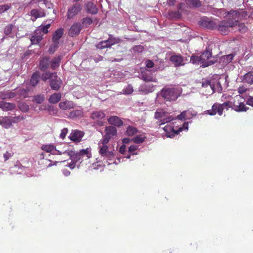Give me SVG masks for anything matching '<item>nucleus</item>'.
Segmentation results:
<instances>
[{"instance_id":"obj_35","label":"nucleus","mask_w":253,"mask_h":253,"mask_svg":"<svg viewBox=\"0 0 253 253\" xmlns=\"http://www.w3.org/2000/svg\"><path fill=\"white\" fill-rule=\"evenodd\" d=\"M95 46L97 48H98L100 49H102L105 48L110 47V46L109 44V42L107 40L101 41L98 43L96 44Z\"/></svg>"},{"instance_id":"obj_63","label":"nucleus","mask_w":253,"mask_h":253,"mask_svg":"<svg viewBox=\"0 0 253 253\" xmlns=\"http://www.w3.org/2000/svg\"><path fill=\"white\" fill-rule=\"evenodd\" d=\"M146 63V67L148 68H152L154 65L153 61L150 60H147Z\"/></svg>"},{"instance_id":"obj_37","label":"nucleus","mask_w":253,"mask_h":253,"mask_svg":"<svg viewBox=\"0 0 253 253\" xmlns=\"http://www.w3.org/2000/svg\"><path fill=\"white\" fill-rule=\"evenodd\" d=\"M137 132L136 127H127L126 130V135L129 136H132L135 134Z\"/></svg>"},{"instance_id":"obj_49","label":"nucleus","mask_w":253,"mask_h":253,"mask_svg":"<svg viewBox=\"0 0 253 253\" xmlns=\"http://www.w3.org/2000/svg\"><path fill=\"white\" fill-rule=\"evenodd\" d=\"M17 94L24 98L27 96V90L24 88H20L17 90Z\"/></svg>"},{"instance_id":"obj_11","label":"nucleus","mask_w":253,"mask_h":253,"mask_svg":"<svg viewBox=\"0 0 253 253\" xmlns=\"http://www.w3.org/2000/svg\"><path fill=\"white\" fill-rule=\"evenodd\" d=\"M64 33V30L63 28H59L57 29L55 32L53 33L52 36V41L53 42V44L52 45L51 47L49 48V51L51 52L52 48L54 49L52 51V53L54 52L55 49L58 46V41L62 37Z\"/></svg>"},{"instance_id":"obj_52","label":"nucleus","mask_w":253,"mask_h":253,"mask_svg":"<svg viewBox=\"0 0 253 253\" xmlns=\"http://www.w3.org/2000/svg\"><path fill=\"white\" fill-rule=\"evenodd\" d=\"M10 8V5L8 4H3L0 5V13H2L7 11Z\"/></svg>"},{"instance_id":"obj_55","label":"nucleus","mask_w":253,"mask_h":253,"mask_svg":"<svg viewBox=\"0 0 253 253\" xmlns=\"http://www.w3.org/2000/svg\"><path fill=\"white\" fill-rule=\"evenodd\" d=\"M138 149V146L136 145H132L129 147L128 148V152L130 153V154L134 155L136 154V153H134L133 152L136 151Z\"/></svg>"},{"instance_id":"obj_41","label":"nucleus","mask_w":253,"mask_h":253,"mask_svg":"<svg viewBox=\"0 0 253 253\" xmlns=\"http://www.w3.org/2000/svg\"><path fill=\"white\" fill-rule=\"evenodd\" d=\"M42 40L41 36L34 35L31 37L30 40L32 44L38 43Z\"/></svg>"},{"instance_id":"obj_24","label":"nucleus","mask_w":253,"mask_h":253,"mask_svg":"<svg viewBox=\"0 0 253 253\" xmlns=\"http://www.w3.org/2000/svg\"><path fill=\"white\" fill-rule=\"evenodd\" d=\"M140 78L143 81L148 82H156L157 79L153 77V75L150 73H144L141 75Z\"/></svg>"},{"instance_id":"obj_42","label":"nucleus","mask_w":253,"mask_h":253,"mask_svg":"<svg viewBox=\"0 0 253 253\" xmlns=\"http://www.w3.org/2000/svg\"><path fill=\"white\" fill-rule=\"evenodd\" d=\"M44 96L43 95L40 94L34 96V101L38 104L42 103L44 100Z\"/></svg>"},{"instance_id":"obj_27","label":"nucleus","mask_w":253,"mask_h":253,"mask_svg":"<svg viewBox=\"0 0 253 253\" xmlns=\"http://www.w3.org/2000/svg\"><path fill=\"white\" fill-rule=\"evenodd\" d=\"M40 77V74L37 72L32 75L30 80V83L32 86L35 87L39 83Z\"/></svg>"},{"instance_id":"obj_10","label":"nucleus","mask_w":253,"mask_h":253,"mask_svg":"<svg viewBox=\"0 0 253 253\" xmlns=\"http://www.w3.org/2000/svg\"><path fill=\"white\" fill-rule=\"evenodd\" d=\"M116 127H105V134L102 141L104 144H107L109 141L117 135Z\"/></svg>"},{"instance_id":"obj_56","label":"nucleus","mask_w":253,"mask_h":253,"mask_svg":"<svg viewBox=\"0 0 253 253\" xmlns=\"http://www.w3.org/2000/svg\"><path fill=\"white\" fill-rule=\"evenodd\" d=\"M214 87L215 91L216 90L218 92H221L222 90V87L219 82L216 83L215 85H213Z\"/></svg>"},{"instance_id":"obj_18","label":"nucleus","mask_w":253,"mask_h":253,"mask_svg":"<svg viewBox=\"0 0 253 253\" xmlns=\"http://www.w3.org/2000/svg\"><path fill=\"white\" fill-rule=\"evenodd\" d=\"M138 90L142 93L148 94L154 90V86L150 84H143L139 86Z\"/></svg>"},{"instance_id":"obj_58","label":"nucleus","mask_w":253,"mask_h":253,"mask_svg":"<svg viewBox=\"0 0 253 253\" xmlns=\"http://www.w3.org/2000/svg\"><path fill=\"white\" fill-rule=\"evenodd\" d=\"M10 117V119L11 124L12 123H18L22 120V119L19 116L15 117Z\"/></svg>"},{"instance_id":"obj_5","label":"nucleus","mask_w":253,"mask_h":253,"mask_svg":"<svg viewBox=\"0 0 253 253\" xmlns=\"http://www.w3.org/2000/svg\"><path fill=\"white\" fill-rule=\"evenodd\" d=\"M154 118L159 121L158 125L160 126L169 123L173 120V118L169 116V112L161 108L158 109L155 113Z\"/></svg>"},{"instance_id":"obj_34","label":"nucleus","mask_w":253,"mask_h":253,"mask_svg":"<svg viewBox=\"0 0 253 253\" xmlns=\"http://www.w3.org/2000/svg\"><path fill=\"white\" fill-rule=\"evenodd\" d=\"M0 125L2 126H7L11 125L10 117H5L0 119Z\"/></svg>"},{"instance_id":"obj_23","label":"nucleus","mask_w":253,"mask_h":253,"mask_svg":"<svg viewBox=\"0 0 253 253\" xmlns=\"http://www.w3.org/2000/svg\"><path fill=\"white\" fill-rule=\"evenodd\" d=\"M74 104L73 102L70 101H65L61 102L59 104V107L63 110H67L73 108Z\"/></svg>"},{"instance_id":"obj_22","label":"nucleus","mask_w":253,"mask_h":253,"mask_svg":"<svg viewBox=\"0 0 253 253\" xmlns=\"http://www.w3.org/2000/svg\"><path fill=\"white\" fill-rule=\"evenodd\" d=\"M170 60L175 66H179L184 64L182 57L180 55H172L170 57Z\"/></svg>"},{"instance_id":"obj_61","label":"nucleus","mask_w":253,"mask_h":253,"mask_svg":"<svg viewBox=\"0 0 253 253\" xmlns=\"http://www.w3.org/2000/svg\"><path fill=\"white\" fill-rule=\"evenodd\" d=\"M239 27V30L242 32H245L247 31V27L243 24H239L238 25Z\"/></svg>"},{"instance_id":"obj_29","label":"nucleus","mask_w":253,"mask_h":253,"mask_svg":"<svg viewBox=\"0 0 253 253\" xmlns=\"http://www.w3.org/2000/svg\"><path fill=\"white\" fill-rule=\"evenodd\" d=\"M243 81L249 84H253V72H249L244 76Z\"/></svg>"},{"instance_id":"obj_6","label":"nucleus","mask_w":253,"mask_h":253,"mask_svg":"<svg viewBox=\"0 0 253 253\" xmlns=\"http://www.w3.org/2000/svg\"><path fill=\"white\" fill-rule=\"evenodd\" d=\"M197 114V112L192 110H184L175 118H173V120L184 121L181 126H188L189 122L186 121L190 120L193 117L196 116Z\"/></svg>"},{"instance_id":"obj_44","label":"nucleus","mask_w":253,"mask_h":253,"mask_svg":"<svg viewBox=\"0 0 253 253\" xmlns=\"http://www.w3.org/2000/svg\"><path fill=\"white\" fill-rule=\"evenodd\" d=\"M45 110L51 115L56 114L57 110L53 106L48 105L45 107Z\"/></svg>"},{"instance_id":"obj_53","label":"nucleus","mask_w":253,"mask_h":253,"mask_svg":"<svg viewBox=\"0 0 253 253\" xmlns=\"http://www.w3.org/2000/svg\"><path fill=\"white\" fill-rule=\"evenodd\" d=\"M123 91L126 94H130L133 92V89L132 86L131 85H128L126 88L124 89Z\"/></svg>"},{"instance_id":"obj_50","label":"nucleus","mask_w":253,"mask_h":253,"mask_svg":"<svg viewBox=\"0 0 253 253\" xmlns=\"http://www.w3.org/2000/svg\"><path fill=\"white\" fill-rule=\"evenodd\" d=\"M208 85H210L211 88L212 89L213 91H215L214 87L213 86V84H211L209 81H205L202 83V86L204 87H207Z\"/></svg>"},{"instance_id":"obj_25","label":"nucleus","mask_w":253,"mask_h":253,"mask_svg":"<svg viewBox=\"0 0 253 253\" xmlns=\"http://www.w3.org/2000/svg\"><path fill=\"white\" fill-rule=\"evenodd\" d=\"M80 154L82 158V161L84 160H87L91 156L90 150L89 148L86 149H82L80 151Z\"/></svg>"},{"instance_id":"obj_21","label":"nucleus","mask_w":253,"mask_h":253,"mask_svg":"<svg viewBox=\"0 0 253 253\" xmlns=\"http://www.w3.org/2000/svg\"><path fill=\"white\" fill-rule=\"evenodd\" d=\"M16 107L15 104L12 103L0 101V108L3 111H11L14 110Z\"/></svg>"},{"instance_id":"obj_1","label":"nucleus","mask_w":253,"mask_h":253,"mask_svg":"<svg viewBox=\"0 0 253 253\" xmlns=\"http://www.w3.org/2000/svg\"><path fill=\"white\" fill-rule=\"evenodd\" d=\"M181 91L177 88H164L161 91V96L167 101H175L180 96Z\"/></svg>"},{"instance_id":"obj_48","label":"nucleus","mask_w":253,"mask_h":253,"mask_svg":"<svg viewBox=\"0 0 253 253\" xmlns=\"http://www.w3.org/2000/svg\"><path fill=\"white\" fill-rule=\"evenodd\" d=\"M72 161H74L75 163H76L80 160L82 161V158L81 157V156L80 155V152L74 154L72 156Z\"/></svg>"},{"instance_id":"obj_9","label":"nucleus","mask_w":253,"mask_h":253,"mask_svg":"<svg viewBox=\"0 0 253 253\" xmlns=\"http://www.w3.org/2000/svg\"><path fill=\"white\" fill-rule=\"evenodd\" d=\"M62 84V81L60 78L58 77L56 73H52L51 79L49 81L51 88L54 90H58Z\"/></svg>"},{"instance_id":"obj_7","label":"nucleus","mask_w":253,"mask_h":253,"mask_svg":"<svg viewBox=\"0 0 253 253\" xmlns=\"http://www.w3.org/2000/svg\"><path fill=\"white\" fill-rule=\"evenodd\" d=\"M199 24L203 28L211 30L216 29L217 27V23L215 21L211 20L206 17L201 18L199 21Z\"/></svg>"},{"instance_id":"obj_62","label":"nucleus","mask_w":253,"mask_h":253,"mask_svg":"<svg viewBox=\"0 0 253 253\" xmlns=\"http://www.w3.org/2000/svg\"><path fill=\"white\" fill-rule=\"evenodd\" d=\"M12 155L10 153H9L7 151H6L3 154V158H4V162L7 161L9 159L10 157H12Z\"/></svg>"},{"instance_id":"obj_26","label":"nucleus","mask_w":253,"mask_h":253,"mask_svg":"<svg viewBox=\"0 0 253 253\" xmlns=\"http://www.w3.org/2000/svg\"><path fill=\"white\" fill-rule=\"evenodd\" d=\"M61 98V94L60 93H54L52 94L49 99L48 101L52 104H55L58 102Z\"/></svg>"},{"instance_id":"obj_32","label":"nucleus","mask_w":253,"mask_h":253,"mask_svg":"<svg viewBox=\"0 0 253 253\" xmlns=\"http://www.w3.org/2000/svg\"><path fill=\"white\" fill-rule=\"evenodd\" d=\"M30 13L32 17H34V19H32L33 21L36 20L39 17H44L45 15L44 12H42V14H40V12L36 9H32Z\"/></svg>"},{"instance_id":"obj_39","label":"nucleus","mask_w":253,"mask_h":253,"mask_svg":"<svg viewBox=\"0 0 253 253\" xmlns=\"http://www.w3.org/2000/svg\"><path fill=\"white\" fill-rule=\"evenodd\" d=\"M190 61L195 64L201 65L200 57L196 55H192L190 58Z\"/></svg>"},{"instance_id":"obj_16","label":"nucleus","mask_w":253,"mask_h":253,"mask_svg":"<svg viewBox=\"0 0 253 253\" xmlns=\"http://www.w3.org/2000/svg\"><path fill=\"white\" fill-rule=\"evenodd\" d=\"M109 124L112 126H122L124 124L123 121L118 116H113L108 119Z\"/></svg>"},{"instance_id":"obj_51","label":"nucleus","mask_w":253,"mask_h":253,"mask_svg":"<svg viewBox=\"0 0 253 253\" xmlns=\"http://www.w3.org/2000/svg\"><path fill=\"white\" fill-rule=\"evenodd\" d=\"M92 23V20L89 17L84 18L82 19V23L85 25H90Z\"/></svg>"},{"instance_id":"obj_33","label":"nucleus","mask_w":253,"mask_h":253,"mask_svg":"<svg viewBox=\"0 0 253 253\" xmlns=\"http://www.w3.org/2000/svg\"><path fill=\"white\" fill-rule=\"evenodd\" d=\"M185 1L189 6L199 7L202 5L200 0H185Z\"/></svg>"},{"instance_id":"obj_30","label":"nucleus","mask_w":253,"mask_h":253,"mask_svg":"<svg viewBox=\"0 0 253 253\" xmlns=\"http://www.w3.org/2000/svg\"><path fill=\"white\" fill-rule=\"evenodd\" d=\"M105 116V114L101 111H94L91 113V118L93 119H102Z\"/></svg>"},{"instance_id":"obj_13","label":"nucleus","mask_w":253,"mask_h":253,"mask_svg":"<svg viewBox=\"0 0 253 253\" xmlns=\"http://www.w3.org/2000/svg\"><path fill=\"white\" fill-rule=\"evenodd\" d=\"M188 127H179L178 130H175L174 127H163L167 136L170 138L173 137L175 135L177 134L179 132L182 131L184 129L188 130Z\"/></svg>"},{"instance_id":"obj_60","label":"nucleus","mask_w":253,"mask_h":253,"mask_svg":"<svg viewBox=\"0 0 253 253\" xmlns=\"http://www.w3.org/2000/svg\"><path fill=\"white\" fill-rule=\"evenodd\" d=\"M228 15H231L232 17L236 18L238 16L239 13L236 11L232 10L228 12Z\"/></svg>"},{"instance_id":"obj_47","label":"nucleus","mask_w":253,"mask_h":253,"mask_svg":"<svg viewBox=\"0 0 253 253\" xmlns=\"http://www.w3.org/2000/svg\"><path fill=\"white\" fill-rule=\"evenodd\" d=\"M13 28V25L12 24H9L6 26L4 29V33L5 35L8 36L11 33L12 30Z\"/></svg>"},{"instance_id":"obj_59","label":"nucleus","mask_w":253,"mask_h":253,"mask_svg":"<svg viewBox=\"0 0 253 253\" xmlns=\"http://www.w3.org/2000/svg\"><path fill=\"white\" fill-rule=\"evenodd\" d=\"M133 50L138 52H141L143 50V47L140 45H136L133 47Z\"/></svg>"},{"instance_id":"obj_20","label":"nucleus","mask_w":253,"mask_h":253,"mask_svg":"<svg viewBox=\"0 0 253 253\" xmlns=\"http://www.w3.org/2000/svg\"><path fill=\"white\" fill-rule=\"evenodd\" d=\"M232 108L236 112H246L249 109L244 103L236 102L234 103Z\"/></svg>"},{"instance_id":"obj_12","label":"nucleus","mask_w":253,"mask_h":253,"mask_svg":"<svg viewBox=\"0 0 253 253\" xmlns=\"http://www.w3.org/2000/svg\"><path fill=\"white\" fill-rule=\"evenodd\" d=\"M101 143L102 145L99 146V154L101 155V156L106 157L109 159H111L114 156L113 152L109 151L108 150V146L107 145V144H104L103 143V141H102Z\"/></svg>"},{"instance_id":"obj_28","label":"nucleus","mask_w":253,"mask_h":253,"mask_svg":"<svg viewBox=\"0 0 253 253\" xmlns=\"http://www.w3.org/2000/svg\"><path fill=\"white\" fill-rule=\"evenodd\" d=\"M61 59V57L60 56H58V57L53 58L52 60L50 61V67L52 70H55L59 66Z\"/></svg>"},{"instance_id":"obj_43","label":"nucleus","mask_w":253,"mask_h":253,"mask_svg":"<svg viewBox=\"0 0 253 253\" xmlns=\"http://www.w3.org/2000/svg\"><path fill=\"white\" fill-rule=\"evenodd\" d=\"M168 16L170 18L177 19L180 17V13L178 11H169Z\"/></svg>"},{"instance_id":"obj_57","label":"nucleus","mask_w":253,"mask_h":253,"mask_svg":"<svg viewBox=\"0 0 253 253\" xmlns=\"http://www.w3.org/2000/svg\"><path fill=\"white\" fill-rule=\"evenodd\" d=\"M234 55L232 54H230L224 56L223 58L224 60H226V62L229 63L233 59Z\"/></svg>"},{"instance_id":"obj_45","label":"nucleus","mask_w":253,"mask_h":253,"mask_svg":"<svg viewBox=\"0 0 253 253\" xmlns=\"http://www.w3.org/2000/svg\"><path fill=\"white\" fill-rule=\"evenodd\" d=\"M52 73H50V72H46L42 74L41 76L42 80L44 82H45L47 80H49L50 81L51 79Z\"/></svg>"},{"instance_id":"obj_8","label":"nucleus","mask_w":253,"mask_h":253,"mask_svg":"<svg viewBox=\"0 0 253 253\" xmlns=\"http://www.w3.org/2000/svg\"><path fill=\"white\" fill-rule=\"evenodd\" d=\"M82 9V6L79 3H75L68 8L67 11V18L69 19L73 18L80 13Z\"/></svg>"},{"instance_id":"obj_31","label":"nucleus","mask_w":253,"mask_h":253,"mask_svg":"<svg viewBox=\"0 0 253 253\" xmlns=\"http://www.w3.org/2000/svg\"><path fill=\"white\" fill-rule=\"evenodd\" d=\"M146 137L144 134H142L140 135H137L134 138L131 139V141H132L134 143L139 144L143 142Z\"/></svg>"},{"instance_id":"obj_46","label":"nucleus","mask_w":253,"mask_h":253,"mask_svg":"<svg viewBox=\"0 0 253 253\" xmlns=\"http://www.w3.org/2000/svg\"><path fill=\"white\" fill-rule=\"evenodd\" d=\"M82 115V112L80 110H75L70 112L69 117L74 118Z\"/></svg>"},{"instance_id":"obj_14","label":"nucleus","mask_w":253,"mask_h":253,"mask_svg":"<svg viewBox=\"0 0 253 253\" xmlns=\"http://www.w3.org/2000/svg\"><path fill=\"white\" fill-rule=\"evenodd\" d=\"M84 134V131L76 129L71 133L69 138L71 140L74 142H79L81 141Z\"/></svg>"},{"instance_id":"obj_2","label":"nucleus","mask_w":253,"mask_h":253,"mask_svg":"<svg viewBox=\"0 0 253 253\" xmlns=\"http://www.w3.org/2000/svg\"><path fill=\"white\" fill-rule=\"evenodd\" d=\"M211 49L208 47L206 50L200 56L201 60V66L206 67L215 63L217 60L211 56Z\"/></svg>"},{"instance_id":"obj_19","label":"nucleus","mask_w":253,"mask_h":253,"mask_svg":"<svg viewBox=\"0 0 253 253\" xmlns=\"http://www.w3.org/2000/svg\"><path fill=\"white\" fill-rule=\"evenodd\" d=\"M50 63L49 58L47 57H43L40 63V70L43 72L46 71L49 67Z\"/></svg>"},{"instance_id":"obj_4","label":"nucleus","mask_w":253,"mask_h":253,"mask_svg":"<svg viewBox=\"0 0 253 253\" xmlns=\"http://www.w3.org/2000/svg\"><path fill=\"white\" fill-rule=\"evenodd\" d=\"M229 101L225 102L222 104L214 103L212 106L211 109L206 111L205 112V114L213 116L217 113L219 116H221L222 115L224 109L228 110V108L231 107Z\"/></svg>"},{"instance_id":"obj_36","label":"nucleus","mask_w":253,"mask_h":253,"mask_svg":"<svg viewBox=\"0 0 253 253\" xmlns=\"http://www.w3.org/2000/svg\"><path fill=\"white\" fill-rule=\"evenodd\" d=\"M109 44L110 47L116 43H118L120 42L121 40L119 38L114 37L112 35H109V38L107 40Z\"/></svg>"},{"instance_id":"obj_40","label":"nucleus","mask_w":253,"mask_h":253,"mask_svg":"<svg viewBox=\"0 0 253 253\" xmlns=\"http://www.w3.org/2000/svg\"><path fill=\"white\" fill-rule=\"evenodd\" d=\"M42 149L47 152H51L55 149V146L53 145H44L42 147Z\"/></svg>"},{"instance_id":"obj_54","label":"nucleus","mask_w":253,"mask_h":253,"mask_svg":"<svg viewBox=\"0 0 253 253\" xmlns=\"http://www.w3.org/2000/svg\"><path fill=\"white\" fill-rule=\"evenodd\" d=\"M50 27V24H48L46 25H41L40 28V30L42 31L43 33L46 34L48 33V29Z\"/></svg>"},{"instance_id":"obj_64","label":"nucleus","mask_w":253,"mask_h":253,"mask_svg":"<svg viewBox=\"0 0 253 253\" xmlns=\"http://www.w3.org/2000/svg\"><path fill=\"white\" fill-rule=\"evenodd\" d=\"M247 104L253 106V97L250 96L247 101Z\"/></svg>"},{"instance_id":"obj_3","label":"nucleus","mask_w":253,"mask_h":253,"mask_svg":"<svg viewBox=\"0 0 253 253\" xmlns=\"http://www.w3.org/2000/svg\"><path fill=\"white\" fill-rule=\"evenodd\" d=\"M238 23V20L228 18L222 20L217 23V30L223 35H227L229 33V28L236 26Z\"/></svg>"},{"instance_id":"obj_15","label":"nucleus","mask_w":253,"mask_h":253,"mask_svg":"<svg viewBox=\"0 0 253 253\" xmlns=\"http://www.w3.org/2000/svg\"><path fill=\"white\" fill-rule=\"evenodd\" d=\"M82 28L81 23H74L69 29V35L72 37H75L80 34Z\"/></svg>"},{"instance_id":"obj_17","label":"nucleus","mask_w":253,"mask_h":253,"mask_svg":"<svg viewBox=\"0 0 253 253\" xmlns=\"http://www.w3.org/2000/svg\"><path fill=\"white\" fill-rule=\"evenodd\" d=\"M84 7L86 12L88 13L96 14L98 13V8L96 5L91 1L87 2L85 4Z\"/></svg>"},{"instance_id":"obj_38","label":"nucleus","mask_w":253,"mask_h":253,"mask_svg":"<svg viewBox=\"0 0 253 253\" xmlns=\"http://www.w3.org/2000/svg\"><path fill=\"white\" fill-rule=\"evenodd\" d=\"M18 108L21 111L23 112H27L29 109V106L26 103L24 102L19 103L18 104Z\"/></svg>"}]
</instances>
